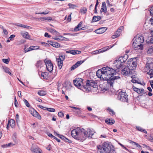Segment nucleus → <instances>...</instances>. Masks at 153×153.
Listing matches in <instances>:
<instances>
[{
    "instance_id": "obj_1",
    "label": "nucleus",
    "mask_w": 153,
    "mask_h": 153,
    "mask_svg": "<svg viewBox=\"0 0 153 153\" xmlns=\"http://www.w3.org/2000/svg\"><path fill=\"white\" fill-rule=\"evenodd\" d=\"M116 73V71L114 69L106 66L98 70L96 74L98 77L103 80L107 81L110 86L112 87L114 81L120 79L118 76H115L111 78Z\"/></svg>"
},
{
    "instance_id": "obj_2",
    "label": "nucleus",
    "mask_w": 153,
    "mask_h": 153,
    "mask_svg": "<svg viewBox=\"0 0 153 153\" xmlns=\"http://www.w3.org/2000/svg\"><path fill=\"white\" fill-rule=\"evenodd\" d=\"M136 59L135 58L129 59L127 61V67H125L122 71V73L125 76L134 74V70L137 67Z\"/></svg>"
},
{
    "instance_id": "obj_3",
    "label": "nucleus",
    "mask_w": 153,
    "mask_h": 153,
    "mask_svg": "<svg viewBox=\"0 0 153 153\" xmlns=\"http://www.w3.org/2000/svg\"><path fill=\"white\" fill-rule=\"evenodd\" d=\"M71 135L74 138L82 142L87 137L86 131L82 128L77 127L73 129L71 131Z\"/></svg>"
},
{
    "instance_id": "obj_4",
    "label": "nucleus",
    "mask_w": 153,
    "mask_h": 153,
    "mask_svg": "<svg viewBox=\"0 0 153 153\" xmlns=\"http://www.w3.org/2000/svg\"><path fill=\"white\" fill-rule=\"evenodd\" d=\"M133 40L132 45L135 50L141 51L143 49V43L144 40L143 36L137 35L133 38Z\"/></svg>"
},
{
    "instance_id": "obj_5",
    "label": "nucleus",
    "mask_w": 153,
    "mask_h": 153,
    "mask_svg": "<svg viewBox=\"0 0 153 153\" xmlns=\"http://www.w3.org/2000/svg\"><path fill=\"white\" fill-rule=\"evenodd\" d=\"M128 58V56L127 54L121 56L115 61L114 64L117 68H120L124 65Z\"/></svg>"
},
{
    "instance_id": "obj_6",
    "label": "nucleus",
    "mask_w": 153,
    "mask_h": 153,
    "mask_svg": "<svg viewBox=\"0 0 153 153\" xmlns=\"http://www.w3.org/2000/svg\"><path fill=\"white\" fill-rule=\"evenodd\" d=\"M128 95L126 92L122 91L119 92L118 94L117 98L121 101L123 102H127L128 101Z\"/></svg>"
},
{
    "instance_id": "obj_7",
    "label": "nucleus",
    "mask_w": 153,
    "mask_h": 153,
    "mask_svg": "<svg viewBox=\"0 0 153 153\" xmlns=\"http://www.w3.org/2000/svg\"><path fill=\"white\" fill-rule=\"evenodd\" d=\"M44 61L48 71L50 72H51L53 70V65L51 60L47 58L45 59Z\"/></svg>"
},
{
    "instance_id": "obj_8",
    "label": "nucleus",
    "mask_w": 153,
    "mask_h": 153,
    "mask_svg": "<svg viewBox=\"0 0 153 153\" xmlns=\"http://www.w3.org/2000/svg\"><path fill=\"white\" fill-rule=\"evenodd\" d=\"M102 149L105 153H111V146L108 142H105L103 143Z\"/></svg>"
},
{
    "instance_id": "obj_9",
    "label": "nucleus",
    "mask_w": 153,
    "mask_h": 153,
    "mask_svg": "<svg viewBox=\"0 0 153 153\" xmlns=\"http://www.w3.org/2000/svg\"><path fill=\"white\" fill-rule=\"evenodd\" d=\"M145 68L146 70V69H149V71L147 72V74L151 76V77H153V62L147 63L146 65Z\"/></svg>"
},
{
    "instance_id": "obj_10",
    "label": "nucleus",
    "mask_w": 153,
    "mask_h": 153,
    "mask_svg": "<svg viewBox=\"0 0 153 153\" xmlns=\"http://www.w3.org/2000/svg\"><path fill=\"white\" fill-rule=\"evenodd\" d=\"M65 56L64 55H60L59 58H56V61L58 62V68L59 69H61L62 68L63 65V61L65 59Z\"/></svg>"
},
{
    "instance_id": "obj_11",
    "label": "nucleus",
    "mask_w": 153,
    "mask_h": 153,
    "mask_svg": "<svg viewBox=\"0 0 153 153\" xmlns=\"http://www.w3.org/2000/svg\"><path fill=\"white\" fill-rule=\"evenodd\" d=\"M75 86L77 87L82 86L83 85V79L81 78H76L73 81Z\"/></svg>"
},
{
    "instance_id": "obj_12",
    "label": "nucleus",
    "mask_w": 153,
    "mask_h": 153,
    "mask_svg": "<svg viewBox=\"0 0 153 153\" xmlns=\"http://www.w3.org/2000/svg\"><path fill=\"white\" fill-rule=\"evenodd\" d=\"M30 150L33 153H43L40 149L35 145L33 144L32 145Z\"/></svg>"
},
{
    "instance_id": "obj_13",
    "label": "nucleus",
    "mask_w": 153,
    "mask_h": 153,
    "mask_svg": "<svg viewBox=\"0 0 153 153\" xmlns=\"http://www.w3.org/2000/svg\"><path fill=\"white\" fill-rule=\"evenodd\" d=\"M82 22L81 21L78 25L74 28V31H77L79 30H84L85 29V27H82Z\"/></svg>"
},
{
    "instance_id": "obj_14",
    "label": "nucleus",
    "mask_w": 153,
    "mask_h": 153,
    "mask_svg": "<svg viewBox=\"0 0 153 153\" xmlns=\"http://www.w3.org/2000/svg\"><path fill=\"white\" fill-rule=\"evenodd\" d=\"M87 84H89L91 90H93L94 88H97V85L96 83L93 82L88 80H87Z\"/></svg>"
},
{
    "instance_id": "obj_15",
    "label": "nucleus",
    "mask_w": 153,
    "mask_h": 153,
    "mask_svg": "<svg viewBox=\"0 0 153 153\" xmlns=\"http://www.w3.org/2000/svg\"><path fill=\"white\" fill-rule=\"evenodd\" d=\"M107 30V28L105 27H102L95 30V31L97 33L100 34L105 32Z\"/></svg>"
},
{
    "instance_id": "obj_16",
    "label": "nucleus",
    "mask_w": 153,
    "mask_h": 153,
    "mask_svg": "<svg viewBox=\"0 0 153 153\" xmlns=\"http://www.w3.org/2000/svg\"><path fill=\"white\" fill-rule=\"evenodd\" d=\"M36 66L38 68V70L39 71H42L41 68L43 67V65L42 61L39 60L37 61L36 64Z\"/></svg>"
},
{
    "instance_id": "obj_17",
    "label": "nucleus",
    "mask_w": 153,
    "mask_h": 153,
    "mask_svg": "<svg viewBox=\"0 0 153 153\" xmlns=\"http://www.w3.org/2000/svg\"><path fill=\"white\" fill-rule=\"evenodd\" d=\"M100 11L101 12H105V13H106L107 12L106 4L105 2H103L102 3V8L100 10Z\"/></svg>"
},
{
    "instance_id": "obj_18",
    "label": "nucleus",
    "mask_w": 153,
    "mask_h": 153,
    "mask_svg": "<svg viewBox=\"0 0 153 153\" xmlns=\"http://www.w3.org/2000/svg\"><path fill=\"white\" fill-rule=\"evenodd\" d=\"M82 88L84 90L86 91H89L91 90L89 84H87V81L86 85H83Z\"/></svg>"
},
{
    "instance_id": "obj_19",
    "label": "nucleus",
    "mask_w": 153,
    "mask_h": 153,
    "mask_svg": "<svg viewBox=\"0 0 153 153\" xmlns=\"http://www.w3.org/2000/svg\"><path fill=\"white\" fill-rule=\"evenodd\" d=\"M149 32L150 33V35H151V37L149 40H147L146 42L148 44L153 43V31L152 30H149Z\"/></svg>"
},
{
    "instance_id": "obj_20",
    "label": "nucleus",
    "mask_w": 153,
    "mask_h": 153,
    "mask_svg": "<svg viewBox=\"0 0 153 153\" xmlns=\"http://www.w3.org/2000/svg\"><path fill=\"white\" fill-rule=\"evenodd\" d=\"M131 78H132V80H131V82L133 83H137L138 84H141L140 82H139V79L138 78L136 77L135 76V75H133L131 76Z\"/></svg>"
},
{
    "instance_id": "obj_21",
    "label": "nucleus",
    "mask_w": 153,
    "mask_h": 153,
    "mask_svg": "<svg viewBox=\"0 0 153 153\" xmlns=\"http://www.w3.org/2000/svg\"><path fill=\"white\" fill-rule=\"evenodd\" d=\"M33 116L35 117H37L40 120L41 119V116L39 113L34 109H33V113H31Z\"/></svg>"
},
{
    "instance_id": "obj_22",
    "label": "nucleus",
    "mask_w": 153,
    "mask_h": 153,
    "mask_svg": "<svg viewBox=\"0 0 153 153\" xmlns=\"http://www.w3.org/2000/svg\"><path fill=\"white\" fill-rule=\"evenodd\" d=\"M66 53H70L73 55L79 54L81 53L80 51L77 50H70L66 52Z\"/></svg>"
},
{
    "instance_id": "obj_23",
    "label": "nucleus",
    "mask_w": 153,
    "mask_h": 153,
    "mask_svg": "<svg viewBox=\"0 0 153 153\" xmlns=\"http://www.w3.org/2000/svg\"><path fill=\"white\" fill-rule=\"evenodd\" d=\"M115 121L113 119H107L105 120V122L106 123L110 125H112L115 123Z\"/></svg>"
},
{
    "instance_id": "obj_24",
    "label": "nucleus",
    "mask_w": 153,
    "mask_h": 153,
    "mask_svg": "<svg viewBox=\"0 0 153 153\" xmlns=\"http://www.w3.org/2000/svg\"><path fill=\"white\" fill-rule=\"evenodd\" d=\"M86 132L87 136L89 137L92 136L94 134V132L91 129H88L87 131H86Z\"/></svg>"
},
{
    "instance_id": "obj_25",
    "label": "nucleus",
    "mask_w": 153,
    "mask_h": 153,
    "mask_svg": "<svg viewBox=\"0 0 153 153\" xmlns=\"http://www.w3.org/2000/svg\"><path fill=\"white\" fill-rule=\"evenodd\" d=\"M21 35L24 38L29 39L30 38L29 34L27 32H24L22 31L21 33Z\"/></svg>"
},
{
    "instance_id": "obj_26",
    "label": "nucleus",
    "mask_w": 153,
    "mask_h": 153,
    "mask_svg": "<svg viewBox=\"0 0 153 153\" xmlns=\"http://www.w3.org/2000/svg\"><path fill=\"white\" fill-rule=\"evenodd\" d=\"M8 125H9L12 128L14 127L15 125V120L13 119H11L8 121Z\"/></svg>"
},
{
    "instance_id": "obj_27",
    "label": "nucleus",
    "mask_w": 153,
    "mask_h": 153,
    "mask_svg": "<svg viewBox=\"0 0 153 153\" xmlns=\"http://www.w3.org/2000/svg\"><path fill=\"white\" fill-rule=\"evenodd\" d=\"M129 142L130 143L132 144V145H135L137 147H138L139 149H142L141 146L138 143L131 140H129Z\"/></svg>"
},
{
    "instance_id": "obj_28",
    "label": "nucleus",
    "mask_w": 153,
    "mask_h": 153,
    "mask_svg": "<svg viewBox=\"0 0 153 153\" xmlns=\"http://www.w3.org/2000/svg\"><path fill=\"white\" fill-rule=\"evenodd\" d=\"M48 30L51 33L55 35H58L59 34V33L57 31L53 28H50L48 29Z\"/></svg>"
},
{
    "instance_id": "obj_29",
    "label": "nucleus",
    "mask_w": 153,
    "mask_h": 153,
    "mask_svg": "<svg viewBox=\"0 0 153 153\" xmlns=\"http://www.w3.org/2000/svg\"><path fill=\"white\" fill-rule=\"evenodd\" d=\"M101 19V17L100 16H93L92 19V22H97Z\"/></svg>"
},
{
    "instance_id": "obj_30",
    "label": "nucleus",
    "mask_w": 153,
    "mask_h": 153,
    "mask_svg": "<svg viewBox=\"0 0 153 153\" xmlns=\"http://www.w3.org/2000/svg\"><path fill=\"white\" fill-rule=\"evenodd\" d=\"M147 53L153 55V46L149 47L148 49Z\"/></svg>"
},
{
    "instance_id": "obj_31",
    "label": "nucleus",
    "mask_w": 153,
    "mask_h": 153,
    "mask_svg": "<svg viewBox=\"0 0 153 153\" xmlns=\"http://www.w3.org/2000/svg\"><path fill=\"white\" fill-rule=\"evenodd\" d=\"M114 46V45H111L110 46H108L106 47H104L102 48V51L103 52H105L107 51V50L109 49L112 48Z\"/></svg>"
},
{
    "instance_id": "obj_32",
    "label": "nucleus",
    "mask_w": 153,
    "mask_h": 153,
    "mask_svg": "<svg viewBox=\"0 0 153 153\" xmlns=\"http://www.w3.org/2000/svg\"><path fill=\"white\" fill-rule=\"evenodd\" d=\"M41 76L43 77L44 79H47L48 77V73L46 72H42L41 73Z\"/></svg>"
},
{
    "instance_id": "obj_33",
    "label": "nucleus",
    "mask_w": 153,
    "mask_h": 153,
    "mask_svg": "<svg viewBox=\"0 0 153 153\" xmlns=\"http://www.w3.org/2000/svg\"><path fill=\"white\" fill-rule=\"evenodd\" d=\"M38 94L40 96H43L46 94V92L43 90H40L38 91Z\"/></svg>"
},
{
    "instance_id": "obj_34",
    "label": "nucleus",
    "mask_w": 153,
    "mask_h": 153,
    "mask_svg": "<svg viewBox=\"0 0 153 153\" xmlns=\"http://www.w3.org/2000/svg\"><path fill=\"white\" fill-rule=\"evenodd\" d=\"M87 11V8L85 7H83L81 8L79 12L81 13L84 14L86 13Z\"/></svg>"
},
{
    "instance_id": "obj_35",
    "label": "nucleus",
    "mask_w": 153,
    "mask_h": 153,
    "mask_svg": "<svg viewBox=\"0 0 153 153\" xmlns=\"http://www.w3.org/2000/svg\"><path fill=\"white\" fill-rule=\"evenodd\" d=\"M39 47L38 46H32L29 48V49L31 51L39 49Z\"/></svg>"
},
{
    "instance_id": "obj_36",
    "label": "nucleus",
    "mask_w": 153,
    "mask_h": 153,
    "mask_svg": "<svg viewBox=\"0 0 153 153\" xmlns=\"http://www.w3.org/2000/svg\"><path fill=\"white\" fill-rule=\"evenodd\" d=\"M136 128L139 131H142L146 134L147 133V132L146 130L143 129L140 127L137 126Z\"/></svg>"
},
{
    "instance_id": "obj_37",
    "label": "nucleus",
    "mask_w": 153,
    "mask_h": 153,
    "mask_svg": "<svg viewBox=\"0 0 153 153\" xmlns=\"http://www.w3.org/2000/svg\"><path fill=\"white\" fill-rule=\"evenodd\" d=\"M52 45L54 47L58 48L59 46V44L56 42H53Z\"/></svg>"
},
{
    "instance_id": "obj_38",
    "label": "nucleus",
    "mask_w": 153,
    "mask_h": 153,
    "mask_svg": "<svg viewBox=\"0 0 153 153\" xmlns=\"http://www.w3.org/2000/svg\"><path fill=\"white\" fill-rule=\"evenodd\" d=\"M3 69L5 72L6 73H8L10 75L11 74V73L9 71V69L7 67H5L3 68Z\"/></svg>"
},
{
    "instance_id": "obj_39",
    "label": "nucleus",
    "mask_w": 153,
    "mask_h": 153,
    "mask_svg": "<svg viewBox=\"0 0 153 153\" xmlns=\"http://www.w3.org/2000/svg\"><path fill=\"white\" fill-rule=\"evenodd\" d=\"M107 110L109 112L110 114L111 115H113L115 114V113L114 111L112 109H111L110 108H108Z\"/></svg>"
},
{
    "instance_id": "obj_40",
    "label": "nucleus",
    "mask_w": 153,
    "mask_h": 153,
    "mask_svg": "<svg viewBox=\"0 0 153 153\" xmlns=\"http://www.w3.org/2000/svg\"><path fill=\"white\" fill-rule=\"evenodd\" d=\"M60 138L66 142H69V141H70L68 139H67L63 135H62Z\"/></svg>"
},
{
    "instance_id": "obj_41",
    "label": "nucleus",
    "mask_w": 153,
    "mask_h": 153,
    "mask_svg": "<svg viewBox=\"0 0 153 153\" xmlns=\"http://www.w3.org/2000/svg\"><path fill=\"white\" fill-rule=\"evenodd\" d=\"M133 88L134 90L135 91L137 92L138 93H141V91H140V89L137 88L134 86H133Z\"/></svg>"
},
{
    "instance_id": "obj_42",
    "label": "nucleus",
    "mask_w": 153,
    "mask_h": 153,
    "mask_svg": "<svg viewBox=\"0 0 153 153\" xmlns=\"http://www.w3.org/2000/svg\"><path fill=\"white\" fill-rule=\"evenodd\" d=\"M49 13V11H46L45 12H43L42 13H35V14H42L44 15H46L48 14Z\"/></svg>"
},
{
    "instance_id": "obj_43",
    "label": "nucleus",
    "mask_w": 153,
    "mask_h": 153,
    "mask_svg": "<svg viewBox=\"0 0 153 153\" xmlns=\"http://www.w3.org/2000/svg\"><path fill=\"white\" fill-rule=\"evenodd\" d=\"M84 62L83 61H78L75 64L76 65V66L78 67L81 64H82Z\"/></svg>"
},
{
    "instance_id": "obj_44",
    "label": "nucleus",
    "mask_w": 153,
    "mask_h": 153,
    "mask_svg": "<svg viewBox=\"0 0 153 153\" xmlns=\"http://www.w3.org/2000/svg\"><path fill=\"white\" fill-rule=\"evenodd\" d=\"M24 102L25 104L28 107L30 106V105L28 102L25 99L24 100Z\"/></svg>"
},
{
    "instance_id": "obj_45",
    "label": "nucleus",
    "mask_w": 153,
    "mask_h": 153,
    "mask_svg": "<svg viewBox=\"0 0 153 153\" xmlns=\"http://www.w3.org/2000/svg\"><path fill=\"white\" fill-rule=\"evenodd\" d=\"M68 6L69 7V8H71L74 9L76 7V6L75 5L71 3L68 4Z\"/></svg>"
},
{
    "instance_id": "obj_46",
    "label": "nucleus",
    "mask_w": 153,
    "mask_h": 153,
    "mask_svg": "<svg viewBox=\"0 0 153 153\" xmlns=\"http://www.w3.org/2000/svg\"><path fill=\"white\" fill-rule=\"evenodd\" d=\"M46 110L51 112H54L55 111V109L53 108H47Z\"/></svg>"
},
{
    "instance_id": "obj_47",
    "label": "nucleus",
    "mask_w": 153,
    "mask_h": 153,
    "mask_svg": "<svg viewBox=\"0 0 153 153\" xmlns=\"http://www.w3.org/2000/svg\"><path fill=\"white\" fill-rule=\"evenodd\" d=\"M2 60L4 63L6 64H8L10 61L8 59H3Z\"/></svg>"
},
{
    "instance_id": "obj_48",
    "label": "nucleus",
    "mask_w": 153,
    "mask_h": 153,
    "mask_svg": "<svg viewBox=\"0 0 153 153\" xmlns=\"http://www.w3.org/2000/svg\"><path fill=\"white\" fill-rule=\"evenodd\" d=\"M42 19H44L45 20H52V18L50 17H43L42 18Z\"/></svg>"
},
{
    "instance_id": "obj_49",
    "label": "nucleus",
    "mask_w": 153,
    "mask_h": 153,
    "mask_svg": "<svg viewBox=\"0 0 153 153\" xmlns=\"http://www.w3.org/2000/svg\"><path fill=\"white\" fill-rule=\"evenodd\" d=\"M58 115L59 117H62L64 116V114L62 112H59L58 113Z\"/></svg>"
},
{
    "instance_id": "obj_50",
    "label": "nucleus",
    "mask_w": 153,
    "mask_h": 153,
    "mask_svg": "<svg viewBox=\"0 0 153 153\" xmlns=\"http://www.w3.org/2000/svg\"><path fill=\"white\" fill-rule=\"evenodd\" d=\"M150 12L151 15L153 16V6L150 8Z\"/></svg>"
},
{
    "instance_id": "obj_51",
    "label": "nucleus",
    "mask_w": 153,
    "mask_h": 153,
    "mask_svg": "<svg viewBox=\"0 0 153 153\" xmlns=\"http://www.w3.org/2000/svg\"><path fill=\"white\" fill-rule=\"evenodd\" d=\"M78 67L75 64L74 65H73V66H72L71 67V71H72L74 69H75V68Z\"/></svg>"
},
{
    "instance_id": "obj_52",
    "label": "nucleus",
    "mask_w": 153,
    "mask_h": 153,
    "mask_svg": "<svg viewBox=\"0 0 153 153\" xmlns=\"http://www.w3.org/2000/svg\"><path fill=\"white\" fill-rule=\"evenodd\" d=\"M70 107L71 108H73L75 110H78V111L79 112H80V108H76V107H74V106H71Z\"/></svg>"
},
{
    "instance_id": "obj_53",
    "label": "nucleus",
    "mask_w": 153,
    "mask_h": 153,
    "mask_svg": "<svg viewBox=\"0 0 153 153\" xmlns=\"http://www.w3.org/2000/svg\"><path fill=\"white\" fill-rule=\"evenodd\" d=\"M16 121L17 123H18V122L19 121V115L18 114H16Z\"/></svg>"
},
{
    "instance_id": "obj_54",
    "label": "nucleus",
    "mask_w": 153,
    "mask_h": 153,
    "mask_svg": "<svg viewBox=\"0 0 153 153\" xmlns=\"http://www.w3.org/2000/svg\"><path fill=\"white\" fill-rule=\"evenodd\" d=\"M118 36H119V35H118V34L116 35L115 33L114 35H113L111 37L113 39H115V38H117V37H118Z\"/></svg>"
},
{
    "instance_id": "obj_55",
    "label": "nucleus",
    "mask_w": 153,
    "mask_h": 153,
    "mask_svg": "<svg viewBox=\"0 0 153 153\" xmlns=\"http://www.w3.org/2000/svg\"><path fill=\"white\" fill-rule=\"evenodd\" d=\"M45 36L46 37L50 38L51 37V35H49L48 33H45Z\"/></svg>"
},
{
    "instance_id": "obj_56",
    "label": "nucleus",
    "mask_w": 153,
    "mask_h": 153,
    "mask_svg": "<svg viewBox=\"0 0 153 153\" xmlns=\"http://www.w3.org/2000/svg\"><path fill=\"white\" fill-rule=\"evenodd\" d=\"M91 54L92 55H95L98 54V53L97 50H96L95 51H92L91 52Z\"/></svg>"
},
{
    "instance_id": "obj_57",
    "label": "nucleus",
    "mask_w": 153,
    "mask_h": 153,
    "mask_svg": "<svg viewBox=\"0 0 153 153\" xmlns=\"http://www.w3.org/2000/svg\"><path fill=\"white\" fill-rule=\"evenodd\" d=\"M18 104L17 100L16 99V97L15 98V102H14V104L16 107H17V104Z\"/></svg>"
},
{
    "instance_id": "obj_58",
    "label": "nucleus",
    "mask_w": 153,
    "mask_h": 153,
    "mask_svg": "<svg viewBox=\"0 0 153 153\" xmlns=\"http://www.w3.org/2000/svg\"><path fill=\"white\" fill-rule=\"evenodd\" d=\"M2 29L3 30V32H4V33L5 35L7 34L8 32H7V30L6 29H4L3 28H2Z\"/></svg>"
},
{
    "instance_id": "obj_59",
    "label": "nucleus",
    "mask_w": 153,
    "mask_h": 153,
    "mask_svg": "<svg viewBox=\"0 0 153 153\" xmlns=\"http://www.w3.org/2000/svg\"><path fill=\"white\" fill-rule=\"evenodd\" d=\"M123 28V26H121L117 30H118V31L120 32L121 33V31L122 30Z\"/></svg>"
},
{
    "instance_id": "obj_60",
    "label": "nucleus",
    "mask_w": 153,
    "mask_h": 153,
    "mask_svg": "<svg viewBox=\"0 0 153 153\" xmlns=\"http://www.w3.org/2000/svg\"><path fill=\"white\" fill-rule=\"evenodd\" d=\"M41 44H42L44 46L46 47H48L49 46V45L48 44L45 42H42L41 43Z\"/></svg>"
},
{
    "instance_id": "obj_61",
    "label": "nucleus",
    "mask_w": 153,
    "mask_h": 153,
    "mask_svg": "<svg viewBox=\"0 0 153 153\" xmlns=\"http://www.w3.org/2000/svg\"><path fill=\"white\" fill-rule=\"evenodd\" d=\"M72 13L70 14L68 16V18H67V20L68 21L70 22L71 20V16Z\"/></svg>"
},
{
    "instance_id": "obj_62",
    "label": "nucleus",
    "mask_w": 153,
    "mask_h": 153,
    "mask_svg": "<svg viewBox=\"0 0 153 153\" xmlns=\"http://www.w3.org/2000/svg\"><path fill=\"white\" fill-rule=\"evenodd\" d=\"M18 94L19 97H22V95L21 94V92L20 91H19L18 92Z\"/></svg>"
},
{
    "instance_id": "obj_63",
    "label": "nucleus",
    "mask_w": 153,
    "mask_h": 153,
    "mask_svg": "<svg viewBox=\"0 0 153 153\" xmlns=\"http://www.w3.org/2000/svg\"><path fill=\"white\" fill-rule=\"evenodd\" d=\"M39 107L40 108L42 109H44V110H46V108H47L44 107L43 106H42L41 105H39Z\"/></svg>"
},
{
    "instance_id": "obj_64",
    "label": "nucleus",
    "mask_w": 153,
    "mask_h": 153,
    "mask_svg": "<svg viewBox=\"0 0 153 153\" xmlns=\"http://www.w3.org/2000/svg\"><path fill=\"white\" fill-rule=\"evenodd\" d=\"M23 27H24V28H27L28 29H29L30 28H31V27L30 26H28L27 25H23Z\"/></svg>"
}]
</instances>
